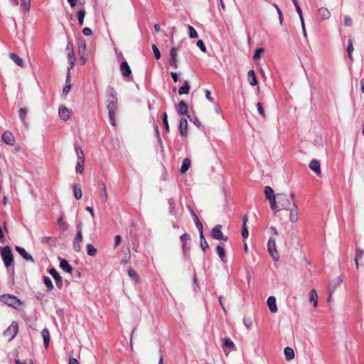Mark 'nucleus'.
<instances>
[{
    "label": "nucleus",
    "instance_id": "nucleus-1",
    "mask_svg": "<svg viewBox=\"0 0 364 364\" xmlns=\"http://www.w3.org/2000/svg\"><path fill=\"white\" fill-rule=\"evenodd\" d=\"M295 204H296V202L294 193L287 194L281 193H277V197L275 199V205L272 206L271 208L276 213L281 210H289L291 207L294 206Z\"/></svg>",
    "mask_w": 364,
    "mask_h": 364
},
{
    "label": "nucleus",
    "instance_id": "nucleus-2",
    "mask_svg": "<svg viewBox=\"0 0 364 364\" xmlns=\"http://www.w3.org/2000/svg\"><path fill=\"white\" fill-rule=\"evenodd\" d=\"M118 100H107V109L108 110L109 122L112 125L115 126V117L117 110Z\"/></svg>",
    "mask_w": 364,
    "mask_h": 364
},
{
    "label": "nucleus",
    "instance_id": "nucleus-3",
    "mask_svg": "<svg viewBox=\"0 0 364 364\" xmlns=\"http://www.w3.org/2000/svg\"><path fill=\"white\" fill-rule=\"evenodd\" d=\"M0 301L14 308H17L21 304V301L16 296L11 294L1 295Z\"/></svg>",
    "mask_w": 364,
    "mask_h": 364
},
{
    "label": "nucleus",
    "instance_id": "nucleus-4",
    "mask_svg": "<svg viewBox=\"0 0 364 364\" xmlns=\"http://www.w3.org/2000/svg\"><path fill=\"white\" fill-rule=\"evenodd\" d=\"M1 255L5 266L6 267H10L14 262V258L11 248L9 246L4 247Z\"/></svg>",
    "mask_w": 364,
    "mask_h": 364
},
{
    "label": "nucleus",
    "instance_id": "nucleus-5",
    "mask_svg": "<svg viewBox=\"0 0 364 364\" xmlns=\"http://www.w3.org/2000/svg\"><path fill=\"white\" fill-rule=\"evenodd\" d=\"M18 323L15 321H13L11 324L4 332V336L8 338L9 341H11L16 336L18 333Z\"/></svg>",
    "mask_w": 364,
    "mask_h": 364
},
{
    "label": "nucleus",
    "instance_id": "nucleus-6",
    "mask_svg": "<svg viewBox=\"0 0 364 364\" xmlns=\"http://www.w3.org/2000/svg\"><path fill=\"white\" fill-rule=\"evenodd\" d=\"M267 248L269 254L272 257L273 259L275 261H277L279 258V253L276 248V242L275 240L272 237H270L269 239L268 243H267Z\"/></svg>",
    "mask_w": 364,
    "mask_h": 364
},
{
    "label": "nucleus",
    "instance_id": "nucleus-7",
    "mask_svg": "<svg viewBox=\"0 0 364 364\" xmlns=\"http://www.w3.org/2000/svg\"><path fill=\"white\" fill-rule=\"evenodd\" d=\"M264 194L267 200L270 202V206L275 205V199L277 197V194L274 195L273 189L270 186H265Z\"/></svg>",
    "mask_w": 364,
    "mask_h": 364
},
{
    "label": "nucleus",
    "instance_id": "nucleus-8",
    "mask_svg": "<svg viewBox=\"0 0 364 364\" xmlns=\"http://www.w3.org/2000/svg\"><path fill=\"white\" fill-rule=\"evenodd\" d=\"M1 139L5 144L11 146L14 145L15 142V139L13 134L9 131L4 132Z\"/></svg>",
    "mask_w": 364,
    "mask_h": 364
},
{
    "label": "nucleus",
    "instance_id": "nucleus-9",
    "mask_svg": "<svg viewBox=\"0 0 364 364\" xmlns=\"http://www.w3.org/2000/svg\"><path fill=\"white\" fill-rule=\"evenodd\" d=\"M15 249L24 259L30 261L32 263L35 262V260L33 258V257L30 254H28L24 248L19 246H16Z\"/></svg>",
    "mask_w": 364,
    "mask_h": 364
},
{
    "label": "nucleus",
    "instance_id": "nucleus-10",
    "mask_svg": "<svg viewBox=\"0 0 364 364\" xmlns=\"http://www.w3.org/2000/svg\"><path fill=\"white\" fill-rule=\"evenodd\" d=\"M48 272L53 277V279L55 280L56 286L59 289H61L62 285H63V282H62V278H61L60 274L54 268L50 269Z\"/></svg>",
    "mask_w": 364,
    "mask_h": 364
},
{
    "label": "nucleus",
    "instance_id": "nucleus-11",
    "mask_svg": "<svg viewBox=\"0 0 364 364\" xmlns=\"http://www.w3.org/2000/svg\"><path fill=\"white\" fill-rule=\"evenodd\" d=\"M177 55L178 52L177 49L174 47L171 48L170 50V65L173 66L175 69L178 68L177 63Z\"/></svg>",
    "mask_w": 364,
    "mask_h": 364
},
{
    "label": "nucleus",
    "instance_id": "nucleus-12",
    "mask_svg": "<svg viewBox=\"0 0 364 364\" xmlns=\"http://www.w3.org/2000/svg\"><path fill=\"white\" fill-rule=\"evenodd\" d=\"M179 132L181 136H186L188 134V122L186 118H182L180 120Z\"/></svg>",
    "mask_w": 364,
    "mask_h": 364
},
{
    "label": "nucleus",
    "instance_id": "nucleus-13",
    "mask_svg": "<svg viewBox=\"0 0 364 364\" xmlns=\"http://www.w3.org/2000/svg\"><path fill=\"white\" fill-rule=\"evenodd\" d=\"M288 210L290 211L289 213V220L291 223H296L298 221V207L297 205L295 204L294 206L291 207Z\"/></svg>",
    "mask_w": 364,
    "mask_h": 364
},
{
    "label": "nucleus",
    "instance_id": "nucleus-14",
    "mask_svg": "<svg viewBox=\"0 0 364 364\" xmlns=\"http://www.w3.org/2000/svg\"><path fill=\"white\" fill-rule=\"evenodd\" d=\"M66 50L68 51V60H69V62L71 65V68H72L74 65L75 59L74 51L73 49V45L71 43H69L67 45Z\"/></svg>",
    "mask_w": 364,
    "mask_h": 364
},
{
    "label": "nucleus",
    "instance_id": "nucleus-15",
    "mask_svg": "<svg viewBox=\"0 0 364 364\" xmlns=\"http://www.w3.org/2000/svg\"><path fill=\"white\" fill-rule=\"evenodd\" d=\"M309 168L316 175L319 176L321 174V164L318 160L313 159L309 164Z\"/></svg>",
    "mask_w": 364,
    "mask_h": 364
},
{
    "label": "nucleus",
    "instance_id": "nucleus-16",
    "mask_svg": "<svg viewBox=\"0 0 364 364\" xmlns=\"http://www.w3.org/2000/svg\"><path fill=\"white\" fill-rule=\"evenodd\" d=\"M120 71L124 77H128L131 75V68L127 61H123L121 63Z\"/></svg>",
    "mask_w": 364,
    "mask_h": 364
},
{
    "label": "nucleus",
    "instance_id": "nucleus-17",
    "mask_svg": "<svg viewBox=\"0 0 364 364\" xmlns=\"http://www.w3.org/2000/svg\"><path fill=\"white\" fill-rule=\"evenodd\" d=\"M222 225H216L211 230V236L215 240H219V238L223 235L222 232Z\"/></svg>",
    "mask_w": 364,
    "mask_h": 364
},
{
    "label": "nucleus",
    "instance_id": "nucleus-18",
    "mask_svg": "<svg viewBox=\"0 0 364 364\" xmlns=\"http://www.w3.org/2000/svg\"><path fill=\"white\" fill-rule=\"evenodd\" d=\"M248 221V217L247 215H245L242 218V236L243 238H247L249 235V232L247 226V223Z\"/></svg>",
    "mask_w": 364,
    "mask_h": 364
},
{
    "label": "nucleus",
    "instance_id": "nucleus-19",
    "mask_svg": "<svg viewBox=\"0 0 364 364\" xmlns=\"http://www.w3.org/2000/svg\"><path fill=\"white\" fill-rule=\"evenodd\" d=\"M267 305L272 313H276L277 311V306L276 304V298L271 296L267 299Z\"/></svg>",
    "mask_w": 364,
    "mask_h": 364
},
{
    "label": "nucleus",
    "instance_id": "nucleus-20",
    "mask_svg": "<svg viewBox=\"0 0 364 364\" xmlns=\"http://www.w3.org/2000/svg\"><path fill=\"white\" fill-rule=\"evenodd\" d=\"M14 3L16 5L20 4L21 9L26 12L30 10L31 0H20V2L18 0H14Z\"/></svg>",
    "mask_w": 364,
    "mask_h": 364
},
{
    "label": "nucleus",
    "instance_id": "nucleus-21",
    "mask_svg": "<svg viewBox=\"0 0 364 364\" xmlns=\"http://www.w3.org/2000/svg\"><path fill=\"white\" fill-rule=\"evenodd\" d=\"M58 114L60 117L64 121H66L70 117V112L67 107H60L58 110Z\"/></svg>",
    "mask_w": 364,
    "mask_h": 364
},
{
    "label": "nucleus",
    "instance_id": "nucleus-22",
    "mask_svg": "<svg viewBox=\"0 0 364 364\" xmlns=\"http://www.w3.org/2000/svg\"><path fill=\"white\" fill-rule=\"evenodd\" d=\"M107 100H117V92L112 86H108L106 89Z\"/></svg>",
    "mask_w": 364,
    "mask_h": 364
},
{
    "label": "nucleus",
    "instance_id": "nucleus-23",
    "mask_svg": "<svg viewBox=\"0 0 364 364\" xmlns=\"http://www.w3.org/2000/svg\"><path fill=\"white\" fill-rule=\"evenodd\" d=\"M60 267L61 269L65 271L67 273H71L73 271V267L70 265L68 262L65 259H61L60 262Z\"/></svg>",
    "mask_w": 364,
    "mask_h": 364
},
{
    "label": "nucleus",
    "instance_id": "nucleus-24",
    "mask_svg": "<svg viewBox=\"0 0 364 364\" xmlns=\"http://www.w3.org/2000/svg\"><path fill=\"white\" fill-rule=\"evenodd\" d=\"M248 81L251 85H257V79L255 75V73L253 70H250L247 73Z\"/></svg>",
    "mask_w": 364,
    "mask_h": 364
},
{
    "label": "nucleus",
    "instance_id": "nucleus-25",
    "mask_svg": "<svg viewBox=\"0 0 364 364\" xmlns=\"http://www.w3.org/2000/svg\"><path fill=\"white\" fill-rule=\"evenodd\" d=\"M41 335L43 339V344L46 348H48L50 342V333L47 328L43 329Z\"/></svg>",
    "mask_w": 364,
    "mask_h": 364
},
{
    "label": "nucleus",
    "instance_id": "nucleus-26",
    "mask_svg": "<svg viewBox=\"0 0 364 364\" xmlns=\"http://www.w3.org/2000/svg\"><path fill=\"white\" fill-rule=\"evenodd\" d=\"M188 110V105L183 102L181 101L178 104V112L180 115L187 114Z\"/></svg>",
    "mask_w": 364,
    "mask_h": 364
},
{
    "label": "nucleus",
    "instance_id": "nucleus-27",
    "mask_svg": "<svg viewBox=\"0 0 364 364\" xmlns=\"http://www.w3.org/2000/svg\"><path fill=\"white\" fill-rule=\"evenodd\" d=\"M10 58L13 60L14 62H15L18 66L21 68L24 67V62L21 58H20L18 55L11 53L9 54Z\"/></svg>",
    "mask_w": 364,
    "mask_h": 364
},
{
    "label": "nucleus",
    "instance_id": "nucleus-28",
    "mask_svg": "<svg viewBox=\"0 0 364 364\" xmlns=\"http://www.w3.org/2000/svg\"><path fill=\"white\" fill-rule=\"evenodd\" d=\"M309 301L313 304L314 307L318 305V294L315 289H312L310 291Z\"/></svg>",
    "mask_w": 364,
    "mask_h": 364
},
{
    "label": "nucleus",
    "instance_id": "nucleus-29",
    "mask_svg": "<svg viewBox=\"0 0 364 364\" xmlns=\"http://www.w3.org/2000/svg\"><path fill=\"white\" fill-rule=\"evenodd\" d=\"M191 160L188 159V158H186L183 159V163H182V166L181 167V173L182 174L186 173V171L189 169L190 166H191Z\"/></svg>",
    "mask_w": 364,
    "mask_h": 364
},
{
    "label": "nucleus",
    "instance_id": "nucleus-30",
    "mask_svg": "<svg viewBox=\"0 0 364 364\" xmlns=\"http://www.w3.org/2000/svg\"><path fill=\"white\" fill-rule=\"evenodd\" d=\"M19 112V118L21 122L26 127H28V123L26 121V117L28 113V110L26 108L21 107L18 110Z\"/></svg>",
    "mask_w": 364,
    "mask_h": 364
},
{
    "label": "nucleus",
    "instance_id": "nucleus-31",
    "mask_svg": "<svg viewBox=\"0 0 364 364\" xmlns=\"http://www.w3.org/2000/svg\"><path fill=\"white\" fill-rule=\"evenodd\" d=\"M286 359L289 361L294 358V350L290 347H286L284 350Z\"/></svg>",
    "mask_w": 364,
    "mask_h": 364
},
{
    "label": "nucleus",
    "instance_id": "nucleus-32",
    "mask_svg": "<svg viewBox=\"0 0 364 364\" xmlns=\"http://www.w3.org/2000/svg\"><path fill=\"white\" fill-rule=\"evenodd\" d=\"M353 50H354V48H353V41L351 39H349L348 41L347 53H348V58L350 59V60L351 62L353 61V55H352Z\"/></svg>",
    "mask_w": 364,
    "mask_h": 364
},
{
    "label": "nucleus",
    "instance_id": "nucleus-33",
    "mask_svg": "<svg viewBox=\"0 0 364 364\" xmlns=\"http://www.w3.org/2000/svg\"><path fill=\"white\" fill-rule=\"evenodd\" d=\"M191 215L193 218V220L195 222L196 226L198 228V231L199 232L203 231V224L199 220L197 215L195 213V212L193 210H191Z\"/></svg>",
    "mask_w": 364,
    "mask_h": 364
},
{
    "label": "nucleus",
    "instance_id": "nucleus-34",
    "mask_svg": "<svg viewBox=\"0 0 364 364\" xmlns=\"http://www.w3.org/2000/svg\"><path fill=\"white\" fill-rule=\"evenodd\" d=\"M190 88H191V87H190L189 82L187 80H186L184 82V85L178 89V94L179 95L188 94Z\"/></svg>",
    "mask_w": 364,
    "mask_h": 364
},
{
    "label": "nucleus",
    "instance_id": "nucleus-35",
    "mask_svg": "<svg viewBox=\"0 0 364 364\" xmlns=\"http://www.w3.org/2000/svg\"><path fill=\"white\" fill-rule=\"evenodd\" d=\"M318 14L321 16V18L323 20L328 19L331 16L328 10L323 7L318 9Z\"/></svg>",
    "mask_w": 364,
    "mask_h": 364
},
{
    "label": "nucleus",
    "instance_id": "nucleus-36",
    "mask_svg": "<svg viewBox=\"0 0 364 364\" xmlns=\"http://www.w3.org/2000/svg\"><path fill=\"white\" fill-rule=\"evenodd\" d=\"M82 224L79 223L77 225V234L74 238V241L82 242Z\"/></svg>",
    "mask_w": 364,
    "mask_h": 364
},
{
    "label": "nucleus",
    "instance_id": "nucleus-37",
    "mask_svg": "<svg viewBox=\"0 0 364 364\" xmlns=\"http://www.w3.org/2000/svg\"><path fill=\"white\" fill-rule=\"evenodd\" d=\"M363 255H364V250H361L360 248H357L356 249V255H355V266H356V269H357L359 267L358 259H361L363 257Z\"/></svg>",
    "mask_w": 364,
    "mask_h": 364
},
{
    "label": "nucleus",
    "instance_id": "nucleus-38",
    "mask_svg": "<svg viewBox=\"0 0 364 364\" xmlns=\"http://www.w3.org/2000/svg\"><path fill=\"white\" fill-rule=\"evenodd\" d=\"M43 282H44V284L46 285V287H47L48 291H50L51 290H53V284L51 279L48 277H47V276L43 277Z\"/></svg>",
    "mask_w": 364,
    "mask_h": 364
},
{
    "label": "nucleus",
    "instance_id": "nucleus-39",
    "mask_svg": "<svg viewBox=\"0 0 364 364\" xmlns=\"http://www.w3.org/2000/svg\"><path fill=\"white\" fill-rule=\"evenodd\" d=\"M86 250L87 255L90 256L94 257L97 255V249L92 244H87Z\"/></svg>",
    "mask_w": 364,
    "mask_h": 364
},
{
    "label": "nucleus",
    "instance_id": "nucleus-40",
    "mask_svg": "<svg viewBox=\"0 0 364 364\" xmlns=\"http://www.w3.org/2000/svg\"><path fill=\"white\" fill-rule=\"evenodd\" d=\"M200 247L203 251H205L208 247V244L205 239L203 232H200Z\"/></svg>",
    "mask_w": 364,
    "mask_h": 364
},
{
    "label": "nucleus",
    "instance_id": "nucleus-41",
    "mask_svg": "<svg viewBox=\"0 0 364 364\" xmlns=\"http://www.w3.org/2000/svg\"><path fill=\"white\" fill-rule=\"evenodd\" d=\"M73 192H74V196L77 200H79L82 198V191L81 188L77 187L76 184L73 185Z\"/></svg>",
    "mask_w": 364,
    "mask_h": 364
},
{
    "label": "nucleus",
    "instance_id": "nucleus-42",
    "mask_svg": "<svg viewBox=\"0 0 364 364\" xmlns=\"http://www.w3.org/2000/svg\"><path fill=\"white\" fill-rule=\"evenodd\" d=\"M224 346L231 349L232 350H236L235 343L228 338L224 339Z\"/></svg>",
    "mask_w": 364,
    "mask_h": 364
},
{
    "label": "nucleus",
    "instance_id": "nucleus-43",
    "mask_svg": "<svg viewBox=\"0 0 364 364\" xmlns=\"http://www.w3.org/2000/svg\"><path fill=\"white\" fill-rule=\"evenodd\" d=\"M216 251L221 260L224 261V258L225 257V252L224 248L220 245H218L216 247Z\"/></svg>",
    "mask_w": 364,
    "mask_h": 364
},
{
    "label": "nucleus",
    "instance_id": "nucleus-44",
    "mask_svg": "<svg viewBox=\"0 0 364 364\" xmlns=\"http://www.w3.org/2000/svg\"><path fill=\"white\" fill-rule=\"evenodd\" d=\"M85 16V10H80L77 12V19L78 23L80 26H82L84 23V18Z\"/></svg>",
    "mask_w": 364,
    "mask_h": 364
},
{
    "label": "nucleus",
    "instance_id": "nucleus-45",
    "mask_svg": "<svg viewBox=\"0 0 364 364\" xmlns=\"http://www.w3.org/2000/svg\"><path fill=\"white\" fill-rule=\"evenodd\" d=\"M70 78V77L68 74L67 76V78H66V85L64 87V88L63 90V95H67L70 90V84L69 82Z\"/></svg>",
    "mask_w": 364,
    "mask_h": 364
},
{
    "label": "nucleus",
    "instance_id": "nucleus-46",
    "mask_svg": "<svg viewBox=\"0 0 364 364\" xmlns=\"http://www.w3.org/2000/svg\"><path fill=\"white\" fill-rule=\"evenodd\" d=\"M128 275L136 282H138L139 281V277L134 269H129L128 270Z\"/></svg>",
    "mask_w": 364,
    "mask_h": 364
},
{
    "label": "nucleus",
    "instance_id": "nucleus-47",
    "mask_svg": "<svg viewBox=\"0 0 364 364\" xmlns=\"http://www.w3.org/2000/svg\"><path fill=\"white\" fill-rule=\"evenodd\" d=\"M75 151H76V154H77L78 161H81V160L84 161V153H83L82 150L81 149V148L79 146H75Z\"/></svg>",
    "mask_w": 364,
    "mask_h": 364
},
{
    "label": "nucleus",
    "instance_id": "nucleus-48",
    "mask_svg": "<svg viewBox=\"0 0 364 364\" xmlns=\"http://www.w3.org/2000/svg\"><path fill=\"white\" fill-rule=\"evenodd\" d=\"M162 120H163V123L165 126L166 132H169V125H168V116H167L166 112H164L162 114Z\"/></svg>",
    "mask_w": 364,
    "mask_h": 364
},
{
    "label": "nucleus",
    "instance_id": "nucleus-49",
    "mask_svg": "<svg viewBox=\"0 0 364 364\" xmlns=\"http://www.w3.org/2000/svg\"><path fill=\"white\" fill-rule=\"evenodd\" d=\"M190 238H191V237H190L189 234H188V233H184V234H183L181 236V240L183 242L182 248H183L184 252H185V249H186V243H185V242L187 241V240H189Z\"/></svg>",
    "mask_w": 364,
    "mask_h": 364
},
{
    "label": "nucleus",
    "instance_id": "nucleus-50",
    "mask_svg": "<svg viewBox=\"0 0 364 364\" xmlns=\"http://www.w3.org/2000/svg\"><path fill=\"white\" fill-rule=\"evenodd\" d=\"M76 172L82 173L84 170V161H77L75 166Z\"/></svg>",
    "mask_w": 364,
    "mask_h": 364
},
{
    "label": "nucleus",
    "instance_id": "nucleus-51",
    "mask_svg": "<svg viewBox=\"0 0 364 364\" xmlns=\"http://www.w3.org/2000/svg\"><path fill=\"white\" fill-rule=\"evenodd\" d=\"M152 50H153V53H154L155 58L156 60L160 59L161 53H160V51H159L158 47L155 44L152 45Z\"/></svg>",
    "mask_w": 364,
    "mask_h": 364
},
{
    "label": "nucleus",
    "instance_id": "nucleus-52",
    "mask_svg": "<svg viewBox=\"0 0 364 364\" xmlns=\"http://www.w3.org/2000/svg\"><path fill=\"white\" fill-rule=\"evenodd\" d=\"M188 30H189V36L191 38H198V33L193 26H188Z\"/></svg>",
    "mask_w": 364,
    "mask_h": 364
},
{
    "label": "nucleus",
    "instance_id": "nucleus-53",
    "mask_svg": "<svg viewBox=\"0 0 364 364\" xmlns=\"http://www.w3.org/2000/svg\"><path fill=\"white\" fill-rule=\"evenodd\" d=\"M294 6H295L296 12L298 13V14L299 16V18H300V20H301V26H304V18H303V14H302L301 9L300 8V6H299V5L298 4H296V5H294Z\"/></svg>",
    "mask_w": 364,
    "mask_h": 364
},
{
    "label": "nucleus",
    "instance_id": "nucleus-54",
    "mask_svg": "<svg viewBox=\"0 0 364 364\" xmlns=\"http://www.w3.org/2000/svg\"><path fill=\"white\" fill-rule=\"evenodd\" d=\"M264 52L263 48H257L255 51V54L253 55V59L255 60L259 59L261 56V54Z\"/></svg>",
    "mask_w": 364,
    "mask_h": 364
},
{
    "label": "nucleus",
    "instance_id": "nucleus-55",
    "mask_svg": "<svg viewBox=\"0 0 364 364\" xmlns=\"http://www.w3.org/2000/svg\"><path fill=\"white\" fill-rule=\"evenodd\" d=\"M58 225L60 226V228L63 230H66L67 228H68V224L63 220V218L60 217L58 220Z\"/></svg>",
    "mask_w": 364,
    "mask_h": 364
},
{
    "label": "nucleus",
    "instance_id": "nucleus-56",
    "mask_svg": "<svg viewBox=\"0 0 364 364\" xmlns=\"http://www.w3.org/2000/svg\"><path fill=\"white\" fill-rule=\"evenodd\" d=\"M196 45L200 49L201 51H203V53L206 52V47L202 40H198L197 41Z\"/></svg>",
    "mask_w": 364,
    "mask_h": 364
},
{
    "label": "nucleus",
    "instance_id": "nucleus-57",
    "mask_svg": "<svg viewBox=\"0 0 364 364\" xmlns=\"http://www.w3.org/2000/svg\"><path fill=\"white\" fill-rule=\"evenodd\" d=\"M257 110H258V112L259 113V114H260L263 118H264V117H265V113H264V109H263V107H262V103L258 102V103L257 104Z\"/></svg>",
    "mask_w": 364,
    "mask_h": 364
},
{
    "label": "nucleus",
    "instance_id": "nucleus-58",
    "mask_svg": "<svg viewBox=\"0 0 364 364\" xmlns=\"http://www.w3.org/2000/svg\"><path fill=\"white\" fill-rule=\"evenodd\" d=\"M352 24H353L352 18L348 16H346L344 17V25L347 27H350L352 26Z\"/></svg>",
    "mask_w": 364,
    "mask_h": 364
},
{
    "label": "nucleus",
    "instance_id": "nucleus-59",
    "mask_svg": "<svg viewBox=\"0 0 364 364\" xmlns=\"http://www.w3.org/2000/svg\"><path fill=\"white\" fill-rule=\"evenodd\" d=\"M80 242H77V241H74L73 240V250L76 252H80L81 250V247H80Z\"/></svg>",
    "mask_w": 364,
    "mask_h": 364
},
{
    "label": "nucleus",
    "instance_id": "nucleus-60",
    "mask_svg": "<svg viewBox=\"0 0 364 364\" xmlns=\"http://www.w3.org/2000/svg\"><path fill=\"white\" fill-rule=\"evenodd\" d=\"M102 191H103L102 195V200L103 202H105L107 198V193L106 191V187H105V183H102Z\"/></svg>",
    "mask_w": 364,
    "mask_h": 364
},
{
    "label": "nucleus",
    "instance_id": "nucleus-61",
    "mask_svg": "<svg viewBox=\"0 0 364 364\" xmlns=\"http://www.w3.org/2000/svg\"><path fill=\"white\" fill-rule=\"evenodd\" d=\"M243 323L247 327V328H250L252 325V320L245 317L243 318Z\"/></svg>",
    "mask_w": 364,
    "mask_h": 364
},
{
    "label": "nucleus",
    "instance_id": "nucleus-62",
    "mask_svg": "<svg viewBox=\"0 0 364 364\" xmlns=\"http://www.w3.org/2000/svg\"><path fill=\"white\" fill-rule=\"evenodd\" d=\"M82 33L85 36H90L92 34V30L87 27L83 28Z\"/></svg>",
    "mask_w": 364,
    "mask_h": 364
},
{
    "label": "nucleus",
    "instance_id": "nucleus-63",
    "mask_svg": "<svg viewBox=\"0 0 364 364\" xmlns=\"http://www.w3.org/2000/svg\"><path fill=\"white\" fill-rule=\"evenodd\" d=\"M122 237L120 235H116L114 237V247H117L121 242Z\"/></svg>",
    "mask_w": 364,
    "mask_h": 364
},
{
    "label": "nucleus",
    "instance_id": "nucleus-64",
    "mask_svg": "<svg viewBox=\"0 0 364 364\" xmlns=\"http://www.w3.org/2000/svg\"><path fill=\"white\" fill-rule=\"evenodd\" d=\"M15 363L16 364H33V361L31 360H28V362H21L20 360L16 359Z\"/></svg>",
    "mask_w": 364,
    "mask_h": 364
}]
</instances>
